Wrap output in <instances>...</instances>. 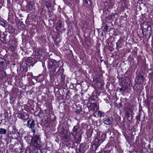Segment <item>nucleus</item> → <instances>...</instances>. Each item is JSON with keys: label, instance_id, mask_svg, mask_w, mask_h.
Returning a JSON list of instances; mask_svg holds the SVG:
<instances>
[{"label": "nucleus", "instance_id": "28", "mask_svg": "<svg viewBox=\"0 0 153 153\" xmlns=\"http://www.w3.org/2000/svg\"><path fill=\"white\" fill-rule=\"evenodd\" d=\"M1 25L3 26L4 27H6V25L5 23L4 22H2Z\"/></svg>", "mask_w": 153, "mask_h": 153}, {"label": "nucleus", "instance_id": "24", "mask_svg": "<svg viewBox=\"0 0 153 153\" xmlns=\"http://www.w3.org/2000/svg\"><path fill=\"white\" fill-rule=\"evenodd\" d=\"M82 112V109H77L76 110L75 112L77 114H79L81 112Z\"/></svg>", "mask_w": 153, "mask_h": 153}, {"label": "nucleus", "instance_id": "3", "mask_svg": "<svg viewBox=\"0 0 153 153\" xmlns=\"http://www.w3.org/2000/svg\"><path fill=\"white\" fill-rule=\"evenodd\" d=\"M48 68L52 69L54 72L56 71V68L59 67L58 62L54 60H53L51 62L48 63Z\"/></svg>", "mask_w": 153, "mask_h": 153}, {"label": "nucleus", "instance_id": "31", "mask_svg": "<svg viewBox=\"0 0 153 153\" xmlns=\"http://www.w3.org/2000/svg\"><path fill=\"white\" fill-rule=\"evenodd\" d=\"M102 137H103V136L105 137V134H103L102 135Z\"/></svg>", "mask_w": 153, "mask_h": 153}, {"label": "nucleus", "instance_id": "1", "mask_svg": "<svg viewBox=\"0 0 153 153\" xmlns=\"http://www.w3.org/2000/svg\"><path fill=\"white\" fill-rule=\"evenodd\" d=\"M31 145L36 147L39 148L42 146L40 138L39 136L37 135H33V137L31 139Z\"/></svg>", "mask_w": 153, "mask_h": 153}, {"label": "nucleus", "instance_id": "30", "mask_svg": "<svg viewBox=\"0 0 153 153\" xmlns=\"http://www.w3.org/2000/svg\"><path fill=\"white\" fill-rule=\"evenodd\" d=\"M70 93V91L69 90H68L67 91V94H66V95H68V94Z\"/></svg>", "mask_w": 153, "mask_h": 153}, {"label": "nucleus", "instance_id": "18", "mask_svg": "<svg viewBox=\"0 0 153 153\" xmlns=\"http://www.w3.org/2000/svg\"><path fill=\"white\" fill-rule=\"evenodd\" d=\"M7 132V130L4 128H0V134H5Z\"/></svg>", "mask_w": 153, "mask_h": 153}, {"label": "nucleus", "instance_id": "32", "mask_svg": "<svg viewBox=\"0 0 153 153\" xmlns=\"http://www.w3.org/2000/svg\"><path fill=\"white\" fill-rule=\"evenodd\" d=\"M94 116L96 117V115H94Z\"/></svg>", "mask_w": 153, "mask_h": 153}, {"label": "nucleus", "instance_id": "12", "mask_svg": "<svg viewBox=\"0 0 153 153\" xmlns=\"http://www.w3.org/2000/svg\"><path fill=\"white\" fill-rule=\"evenodd\" d=\"M56 29L57 30H59L62 27V22L61 20H59L57 22L56 25Z\"/></svg>", "mask_w": 153, "mask_h": 153}, {"label": "nucleus", "instance_id": "33", "mask_svg": "<svg viewBox=\"0 0 153 153\" xmlns=\"http://www.w3.org/2000/svg\"><path fill=\"white\" fill-rule=\"evenodd\" d=\"M140 113H139V116H140Z\"/></svg>", "mask_w": 153, "mask_h": 153}, {"label": "nucleus", "instance_id": "16", "mask_svg": "<svg viewBox=\"0 0 153 153\" xmlns=\"http://www.w3.org/2000/svg\"><path fill=\"white\" fill-rule=\"evenodd\" d=\"M63 140L65 142H68L70 139V137L69 135H65L63 137Z\"/></svg>", "mask_w": 153, "mask_h": 153}, {"label": "nucleus", "instance_id": "6", "mask_svg": "<svg viewBox=\"0 0 153 153\" xmlns=\"http://www.w3.org/2000/svg\"><path fill=\"white\" fill-rule=\"evenodd\" d=\"M18 116L20 119L24 120H26L29 118V116L27 113L24 112L19 114Z\"/></svg>", "mask_w": 153, "mask_h": 153}, {"label": "nucleus", "instance_id": "7", "mask_svg": "<svg viewBox=\"0 0 153 153\" xmlns=\"http://www.w3.org/2000/svg\"><path fill=\"white\" fill-rule=\"evenodd\" d=\"M126 114L128 120L131 121L132 119L133 116L132 114V112L130 109L127 110Z\"/></svg>", "mask_w": 153, "mask_h": 153}, {"label": "nucleus", "instance_id": "20", "mask_svg": "<svg viewBox=\"0 0 153 153\" xmlns=\"http://www.w3.org/2000/svg\"><path fill=\"white\" fill-rule=\"evenodd\" d=\"M5 36L4 34H2L0 37V39L3 43H4L6 42L5 41Z\"/></svg>", "mask_w": 153, "mask_h": 153}, {"label": "nucleus", "instance_id": "22", "mask_svg": "<svg viewBox=\"0 0 153 153\" xmlns=\"http://www.w3.org/2000/svg\"><path fill=\"white\" fill-rule=\"evenodd\" d=\"M120 43H121V42L120 40H119L116 43L117 49H118L119 45H120Z\"/></svg>", "mask_w": 153, "mask_h": 153}, {"label": "nucleus", "instance_id": "5", "mask_svg": "<svg viewBox=\"0 0 153 153\" xmlns=\"http://www.w3.org/2000/svg\"><path fill=\"white\" fill-rule=\"evenodd\" d=\"M97 104L95 103H91L90 101L88 102V107L89 110H92L93 111H97Z\"/></svg>", "mask_w": 153, "mask_h": 153}, {"label": "nucleus", "instance_id": "17", "mask_svg": "<svg viewBox=\"0 0 153 153\" xmlns=\"http://www.w3.org/2000/svg\"><path fill=\"white\" fill-rule=\"evenodd\" d=\"M45 4L47 8H48L50 6V3L49 0H44Z\"/></svg>", "mask_w": 153, "mask_h": 153}, {"label": "nucleus", "instance_id": "23", "mask_svg": "<svg viewBox=\"0 0 153 153\" xmlns=\"http://www.w3.org/2000/svg\"><path fill=\"white\" fill-rule=\"evenodd\" d=\"M12 133L14 134H16V135L19 134V133L18 132L16 131L15 129H14L13 131H12Z\"/></svg>", "mask_w": 153, "mask_h": 153}, {"label": "nucleus", "instance_id": "29", "mask_svg": "<svg viewBox=\"0 0 153 153\" xmlns=\"http://www.w3.org/2000/svg\"><path fill=\"white\" fill-rule=\"evenodd\" d=\"M102 153H111L110 151H104L103 152H102Z\"/></svg>", "mask_w": 153, "mask_h": 153}, {"label": "nucleus", "instance_id": "10", "mask_svg": "<svg viewBox=\"0 0 153 153\" xmlns=\"http://www.w3.org/2000/svg\"><path fill=\"white\" fill-rule=\"evenodd\" d=\"M80 129L77 126H75L73 129V133L72 135H74L78 133H81L80 132Z\"/></svg>", "mask_w": 153, "mask_h": 153}, {"label": "nucleus", "instance_id": "13", "mask_svg": "<svg viewBox=\"0 0 153 153\" xmlns=\"http://www.w3.org/2000/svg\"><path fill=\"white\" fill-rule=\"evenodd\" d=\"M79 153H84L85 151V147L82 144H81L79 146Z\"/></svg>", "mask_w": 153, "mask_h": 153}, {"label": "nucleus", "instance_id": "9", "mask_svg": "<svg viewBox=\"0 0 153 153\" xmlns=\"http://www.w3.org/2000/svg\"><path fill=\"white\" fill-rule=\"evenodd\" d=\"M113 119L111 117H107L105 120L103 122L104 124L106 125H110L112 123Z\"/></svg>", "mask_w": 153, "mask_h": 153}, {"label": "nucleus", "instance_id": "27", "mask_svg": "<svg viewBox=\"0 0 153 153\" xmlns=\"http://www.w3.org/2000/svg\"><path fill=\"white\" fill-rule=\"evenodd\" d=\"M124 90H125V89L123 88H120L119 89V90L120 92H121L122 91Z\"/></svg>", "mask_w": 153, "mask_h": 153}, {"label": "nucleus", "instance_id": "19", "mask_svg": "<svg viewBox=\"0 0 153 153\" xmlns=\"http://www.w3.org/2000/svg\"><path fill=\"white\" fill-rule=\"evenodd\" d=\"M150 27L149 25L147 24H144L143 26V29L147 31L148 30L149 28Z\"/></svg>", "mask_w": 153, "mask_h": 153}, {"label": "nucleus", "instance_id": "8", "mask_svg": "<svg viewBox=\"0 0 153 153\" xmlns=\"http://www.w3.org/2000/svg\"><path fill=\"white\" fill-rule=\"evenodd\" d=\"M82 134L81 133H78L73 135L75 139V140L76 142H78L81 140Z\"/></svg>", "mask_w": 153, "mask_h": 153}, {"label": "nucleus", "instance_id": "15", "mask_svg": "<svg viewBox=\"0 0 153 153\" xmlns=\"http://www.w3.org/2000/svg\"><path fill=\"white\" fill-rule=\"evenodd\" d=\"M97 115L100 118L102 117H104L105 115L104 112H103L101 111H98L97 112Z\"/></svg>", "mask_w": 153, "mask_h": 153}, {"label": "nucleus", "instance_id": "2", "mask_svg": "<svg viewBox=\"0 0 153 153\" xmlns=\"http://www.w3.org/2000/svg\"><path fill=\"white\" fill-rule=\"evenodd\" d=\"M136 74V80L137 83L140 85L143 84L144 79L143 73L142 71H140L138 73L137 72Z\"/></svg>", "mask_w": 153, "mask_h": 153}, {"label": "nucleus", "instance_id": "11", "mask_svg": "<svg viewBox=\"0 0 153 153\" xmlns=\"http://www.w3.org/2000/svg\"><path fill=\"white\" fill-rule=\"evenodd\" d=\"M83 4L84 6L88 8L90 7L91 6V1L89 0H83Z\"/></svg>", "mask_w": 153, "mask_h": 153}, {"label": "nucleus", "instance_id": "25", "mask_svg": "<svg viewBox=\"0 0 153 153\" xmlns=\"http://www.w3.org/2000/svg\"><path fill=\"white\" fill-rule=\"evenodd\" d=\"M99 141V139L97 138H96L95 140V143H94L95 145H97V146H99L100 144L98 145L97 143Z\"/></svg>", "mask_w": 153, "mask_h": 153}, {"label": "nucleus", "instance_id": "4", "mask_svg": "<svg viewBox=\"0 0 153 153\" xmlns=\"http://www.w3.org/2000/svg\"><path fill=\"white\" fill-rule=\"evenodd\" d=\"M35 125V121L33 119H30L27 121V126L28 128L31 129L33 135L35 134L36 132Z\"/></svg>", "mask_w": 153, "mask_h": 153}, {"label": "nucleus", "instance_id": "26", "mask_svg": "<svg viewBox=\"0 0 153 153\" xmlns=\"http://www.w3.org/2000/svg\"><path fill=\"white\" fill-rule=\"evenodd\" d=\"M108 29V26L107 25H106L104 28V29L106 30V31H107Z\"/></svg>", "mask_w": 153, "mask_h": 153}, {"label": "nucleus", "instance_id": "21", "mask_svg": "<svg viewBox=\"0 0 153 153\" xmlns=\"http://www.w3.org/2000/svg\"><path fill=\"white\" fill-rule=\"evenodd\" d=\"M34 3L33 2H30L28 4V7L30 10H31L33 8V5Z\"/></svg>", "mask_w": 153, "mask_h": 153}, {"label": "nucleus", "instance_id": "14", "mask_svg": "<svg viewBox=\"0 0 153 153\" xmlns=\"http://www.w3.org/2000/svg\"><path fill=\"white\" fill-rule=\"evenodd\" d=\"M6 61L3 58H0V66L2 67H4L6 64Z\"/></svg>", "mask_w": 153, "mask_h": 153}]
</instances>
